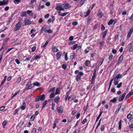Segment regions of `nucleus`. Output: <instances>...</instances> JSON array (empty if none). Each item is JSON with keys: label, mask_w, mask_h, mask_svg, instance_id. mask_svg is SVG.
I'll return each mask as SVG.
<instances>
[{"label": "nucleus", "mask_w": 133, "mask_h": 133, "mask_svg": "<svg viewBox=\"0 0 133 133\" xmlns=\"http://www.w3.org/2000/svg\"><path fill=\"white\" fill-rule=\"evenodd\" d=\"M34 87L31 83V81H30L28 82L26 84V86L24 89V90H28Z\"/></svg>", "instance_id": "f257e3e1"}, {"label": "nucleus", "mask_w": 133, "mask_h": 133, "mask_svg": "<svg viewBox=\"0 0 133 133\" xmlns=\"http://www.w3.org/2000/svg\"><path fill=\"white\" fill-rule=\"evenodd\" d=\"M22 23L20 22H18L16 24L15 27L14 28V31H16L18 30L21 26Z\"/></svg>", "instance_id": "f03ea898"}, {"label": "nucleus", "mask_w": 133, "mask_h": 133, "mask_svg": "<svg viewBox=\"0 0 133 133\" xmlns=\"http://www.w3.org/2000/svg\"><path fill=\"white\" fill-rule=\"evenodd\" d=\"M56 110L59 113L62 114L64 108L62 106L58 107H57Z\"/></svg>", "instance_id": "7ed1b4c3"}, {"label": "nucleus", "mask_w": 133, "mask_h": 133, "mask_svg": "<svg viewBox=\"0 0 133 133\" xmlns=\"http://www.w3.org/2000/svg\"><path fill=\"white\" fill-rule=\"evenodd\" d=\"M24 24L23 25H29L31 24V22L30 21L29 19H25L24 21Z\"/></svg>", "instance_id": "20e7f679"}, {"label": "nucleus", "mask_w": 133, "mask_h": 133, "mask_svg": "<svg viewBox=\"0 0 133 133\" xmlns=\"http://www.w3.org/2000/svg\"><path fill=\"white\" fill-rule=\"evenodd\" d=\"M123 55L122 54L118 58V61L117 63V64L118 65L119 64H120L122 62L123 59Z\"/></svg>", "instance_id": "39448f33"}, {"label": "nucleus", "mask_w": 133, "mask_h": 133, "mask_svg": "<svg viewBox=\"0 0 133 133\" xmlns=\"http://www.w3.org/2000/svg\"><path fill=\"white\" fill-rule=\"evenodd\" d=\"M3 0V1H0V6L5 5L7 4L9 2V0Z\"/></svg>", "instance_id": "423d86ee"}, {"label": "nucleus", "mask_w": 133, "mask_h": 133, "mask_svg": "<svg viewBox=\"0 0 133 133\" xmlns=\"http://www.w3.org/2000/svg\"><path fill=\"white\" fill-rule=\"evenodd\" d=\"M125 95L126 93H124L122 96L120 95L119 96L118 101L119 102H121L123 101Z\"/></svg>", "instance_id": "0eeeda50"}, {"label": "nucleus", "mask_w": 133, "mask_h": 133, "mask_svg": "<svg viewBox=\"0 0 133 133\" xmlns=\"http://www.w3.org/2000/svg\"><path fill=\"white\" fill-rule=\"evenodd\" d=\"M108 31V30L107 29H106L104 31H103L102 33V40H103L104 39Z\"/></svg>", "instance_id": "6e6552de"}, {"label": "nucleus", "mask_w": 133, "mask_h": 133, "mask_svg": "<svg viewBox=\"0 0 133 133\" xmlns=\"http://www.w3.org/2000/svg\"><path fill=\"white\" fill-rule=\"evenodd\" d=\"M133 31V27L128 32L127 37V38L128 39L130 37Z\"/></svg>", "instance_id": "1a4fd4ad"}, {"label": "nucleus", "mask_w": 133, "mask_h": 133, "mask_svg": "<svg viewBox=\"0 0 133 133\" xmlns=\"http://www.w3.org/2000/svg\"><path fill=\"white\" fill-rule=\"evenodd\" d=\"M62 55V53L61 52H58L56 55V58L57 60H58L61 58Z\"/></svg>", "instance_id": "9d476101"}, {"label": "nucleus", "mask_w": 133, "mask_h": 133, "mask_svg": "<svg viewBox=\"0 0 133 133\" xmlns=\"http://www.w3.org/2000/svg\"><path fill=\"white\" fill-rule=\"evenodd\" d=\"M97 16L99 18H101L103 16V14L101 10V9L99 10L97 13Z\"/></svg>", "instance_id": "9b49d317"}, {"label": "nucleus", "mask_w": 133, "mask_h": 133, "mask_svg": "<svg viewBox=\"0 0 133 133\" xmlns=\"http://www.w3.org/2000/svg\"><path fill=\"white\" fill-rule=\"evenodd\" d=\"M60 99V98L59 96L58 95L54 99V101L55 103H58L59 102Z\"/></svg>", "instance_id": "f8f14e48"}, {"label": "nucleus", "mask_w": 133, "mask_h": 133, "mask_svg": "<svg viewBox=\"0 0 133 133\" xmlns=\"http://www.w3.org/2000/svg\"><path fill=\"white\" fill-rule=\"evenodd\" d=\"M96 69H94L93 73V75L92 76V78L95 79L96 78Z\"/></svg>", "instance_id": "ddd939ff"}, {"label": "nucleus", "mask_w": 133, "mask_h": 133, "mask_svg": "<svg viewBox=\"0 0 133 133\" xmlns=\"http://www.w3.org/2000/svg\"><path fill=\"white\" fill-rule=\"evenodd\" d=\"M77 82H79L81 79V76L80 75H77L75 78Z\"/></svg>", "instance_id": "4468645a"}, {"label": "nucleus", "mask_w": 133, "mask_h": 133, "mask_svg": "<svg viewBox=\"0 0 133 133\" xmlns=\"http://www.w3.org/2000/svg\"><path fill=\"white\" fill-rule=\"evenodd\" d=\"M71 7V5L69 4H66L64 5L63 8H64L65 9H68L70 8Z\"/></svg>", "instance_id": "2eb2a0df"}, {"label": "nucleus", "mask_w": 133, "mask_h": 133, "mask_svg": "<svg viewBox=\"0 0 133 133\" xmlns=\"http://www.w3.org/2000/svg\"><path fill=\"white\" fill-rule=\"evenodd\" d=\"M122 77V75L120 74H118L115 77V79H116L117 80L121 78Z\"/></svg>", "instance_id": "dca6fc26"}, {"label": "nucleus", "mask_w": 133, "mask_h": 133, "mask_svg": "<svg viewBox=\"0 0 133 133\" xmlns=\"http://www.w3.org/2000/svg\"><path fill=\"white\" fill-rule=\"evenodd\" d=\"M55 9L58 10H64V8L62 7L61 6H58L55 8Z\"/></svg>", "instance_id": "f3484780"}, {"label": "nucleus", "mask_w": 133, "mask_h": 133, "mask_svg": "<svg viewBox=\"0 0 133 133\" xmlns=\"http://www.w3.org/2000/svg\"><path fill=\"white\" fill-rule=\"evenodd\" d=\"M51 49L54 52H56L58 51V49L57 48L56 46H52Z\"/></svg>", "instance_id": "a211bd4d"}, {"label": "nucleus", "mask_w": 133, "mask_h": 133, "mask_svg": "<svg viewBox=\"0 0 133 133\" xmlns=\"http://www.w3.org/2000/svg\"><path fill=\"white\" fill-rule=\"evenodd\" d=\"M133 94V91L129 93L126 96L125 99H126L129 98L130 96Z\"/></svg>", "instance_id": "6ab92c4d"}, {"label": "nucleus", "mask_w": 133, "mask_h": 133, "mask_svg": "<svg viewBox=\"0 0 133 133\" xmlns=\"http://www.w3.org/2000/svg\"><path fill=\"white\" fill-rule=\"evenodd\" d=\"M58 13L59 14L58 15L59 16H64L68 14L67 12H65L62 14H61V11H58Z\"/></svg>", "instance_id": "aec40b11"}, {"label": "nucleus", "mask_w": 133, "mask_h": 133, "mask_svg": "<svg viewBox=\"0 0 133 133\" xmlns=\"http://www.w3.org/2000/svg\"><path fill=\"white\" fill-rule=\"evenodd\" d=\"M90 61L88 60H87L85 62V65L86 66H88L90 64Z\"/></svg>", "instance_id": "412c9836"}, {"label": "nucleus", "mask_w": 133, "mask_h": 133, "mask_svg": "<svg viewBox=\"0 0 133 133\" xmlns=\"http://www.w3.org/2000/svg\"><path fill=\"white\" fill-rule=\"evenodd\" d=\"M9 40V38L8 37L6 38L4 40V42L3 44L4 45L6 44L7 42H8Z\"/></svg>", "instance_id": "4be33fe9"}, {"label": "nucleus", "mask_w": 133, "mask_h": 133, "mask_svg": "<svg viewBox=\"0 0 133 133\" xmlns=\"http://www.w3.org/2000/svg\"><path fill=\"white\" fill-rule=\"evenodd\" d=\"M39 96L40 99V100L43 101L45 99V96L44 95H42Z\"/></svg>", "instance_id": "5701e85b"}, {"label": "nucleus", "mask_w": 133, "mask_h": 133, "mask_svg": "<svg viewBox=\"0 0 133 133\" xmlns=\"http://www.w3.org/2000/svg\"><path fill=\"white\" fill-rule=\"evenodd\" d=\"M26 104L25 102L23 103L21 107V108L22 110H24L25 108Z\"/></svg>", "instance_id": "b1692460"}, {"label": "nucleus", "mask_w": 133, "mask_h": 133, "mask_svg": "<svg viewBox=\"0 0 133 133\" xmlns=\"http://www.w3.org/2000/svg\"><path fill=\"white\" fill-rule=\"evenodd\" d=\"M90 9H89L86 12V14L84 15V17H87L90 14Z\"/></svg>", "instance_id": "393cba45"}, {"label": "nucleus", "mask_w": 133, "mask_h": 133, "mask_svg": "<svg viewBox=\"0 0 133 133\" xmlns=\"http://www.w3.org/2000/svg\"><path fill=\"white\" fill-rule=\"evenodd\" d=\"M33 85H36L37 86H39L41 85V84L39 82H36L33 83Z\"/></svg>", "instance_id": "a878e982"}, {"label": "nucleus", "mask_w": 133, "mask_h": 133, "mask_svg": "<svg viewBox=\"0 0 133 133\" xmlns=\"http://www.w3.org/2000/svg\"><path fill=\"white\" fill-rule=\"evenodd\" d=\"M75 54L74 53H72L71 54V55L70 56V58L72 59H73L75 58Z\"/></svg>", "instance_id": "bb28decb"}, {"label": "nucleus", "mask_w": 133, "mask_h": 133, "mask_svg": "<svg viewBox=\"0 0 133 133\" xmlns=\"http://www.w3.org/2000/svg\"><path fill=\"white\" fill-rule=\"evenodd\" d=\"M26 15V12L25 11L21 12V16L22 17H24Z\"/></svg>", "instance_id": "cd10ccee"}, {"label": "nucleus", "mask_w": 133, "mask_h": 133, "mask_svg": "<svg viewBox=\"0 0 133 133\" xmlns=\"http://www.w3.org/2000/svg\"><path fill=\"white\" fill-rule=\"evenodd\" d=\"M48 42L47 41H46L45 44L43 45V44H42L41 45V47H43V48L44 49L45 48L48 44Z\"/></svg>", "instance_id": "c85d7f7f"}, {"label": "nucleus", "mask_w": 133, "mask_h": 133, "mask_svg": "<svg viewBox=\"0 0 133 133\" xmlns=\"http://www.w3.org/2000/svg\"><path fill=\"white\" fill-rule=\"evenodd\" d=\"M54 123L53 124V128L54 129L56 127V123H57L58 122L57 120H55V121H54Z\"/></svg>", "instance_id": "c756f323"}, {"label": "nucleus", "mask_w": 133, "mask_h": 133, "mask_svg": "<svg viewBox=\"0 0 133 133\" xmlns=\"http://www.w3.org/2000/svg\"><path fill=\"white\" fill-rule=\"evenodd\" d=\"M60 92V88H57L56 89V90L55 92V94H59Z\"/></svg>", "instance_id": "7c9ffc66"}, {"label": "nucleus", "mask_w": 133, "mask_h": 133, "mask_svg": "<svg viewBox=\"0 0 133 133\" xmlns=\"http://www.w3.org/2000/svg\"><path fill=\"white\" fill-rule=\"evenodd\" d=\"M114 22V24H115V21H114V20L112 19H111L110 20L109 22L108 23V25H110L112 24L113 22Z\"/></svg>", "instance_id": "2f4dec72"}, {"label": "nucleus", "mask_w": 133, "mask_h": 133, "mask_svg": "<svg viewBox=\"0 0 133 133\" xmlns=\"http://www.w3.org/2000/svg\"><path fill=\"white\" fill-rule=\"evenodd\" d=\"M45 32H46L47 33L49 34H50L53 32V31L51 29H49L47 30H44Z\"/></svg>", "instance_id": "473e14b6"}, {"label": "nucleus", "mask_w": 133, "mask_h": 133, "mask_svg": "<svg viewBox=\"0 0 133 133\" xmlns=\"http://www.w3.org/2000/svg\"><path fill=\"white\" fill-rule=\"evenodd\" d=\"M41 57V56L40 55H38L35 56V58L34 59V60H37L38 59H39Z\"/></svg>", "instance_id": "72a5a7b5"}, {"label": "nucleus", "mask_w": 133, "mask_h": 133, "mask_svg": "<svg viewBox=\"0 0 133 133\" xmlns=\"http://www.w3.org/2000/svg\"><path fill=\"white\" fill-rule=\"evenodd\" d=\"M88 104L87 103V105H85L83 108V109L84 110L85 112L88 109Z\"/></svg>", "instance_id": "f704fd0d"}, {"label": "nucleus", "mask_w": 133, "mask_h": 133, "mask_svg": "<svg viewBox=\"0 0 133 133\" xmlns=\"http://www.w3.org/2000/svg\"><path fill=\"white\" fill-rule=\"evenodd\" d=\"M116 101L117 100L115 97L113 98L112 99H111L110 101V102H112L113 103H116Z\"/></svg>", "instance_id": "c9c22d12"}, {"label": "nucleus", "mask_w": 133, "mask_h": 133, "mask_svg": "<svg viewBox=\"0 0 133 133\" xmlns=\"http://www.w3.org/2000/svg\"><path fill=\"white\" fill-rule=\"evenodd\" d=\"M121 123H122V120H120L119 121L118 123L119 126L118 128L119 129H121Z\"/></svg>", "instance_id": "e433bc0d"}, {"label": "nucleus", "mask_w": 133, "mask_h": 133, "mask_svg": "<svg viewBox=\"0 0 133 133\" xmlns=\"http://www.w3.org/2000/svg\"><path fill=\"white\" fill-rule=\"evenodd\" d=\"M78 45L77 44H76L73 46V49L75 50L77 48H78Z\"/></svg>", "instance_id": "4c0bfd02"}, {"label": "nucleus", "mask_w": 133, "mask_h": 133, "mask_svg": "<svg viewBox=\"0 0 133 133\" xmlns=\"http://www.w3.org/2000/svg\"><path fill=\"white\" fill-rule=\"evenodd\" d=\"M19 110V108H17L16 109L14 112L13 115H15L17 113Z\"/></svg>", "instance_id": "58836bf2"}, {"label": "nucleus", "mask_w": 133, "mask_h": 133, "mask_svg": "<svg viewBox=\"0 0 133 133\" xmlns=\"http://www.w3.org/2000/svg\"><path fill=\"white\" fill-rule=\"evenodd\" d=\"M21 0H14V3L16 4H18L21 2Z\"/></svg>", "instance_id": "ea45409f"}, {"label": "nucleus", "mask_w": 133, "mask_h": 133, "mask_svg": "<svg viewBox=\"0 0 133 133\" xmlns=\"http://www.w3.org/2000/svg\"><path fill=\"white\" fill-rule=\"evenodd\" d=\"M105 126L104 125H102L100 128L101 130V131H104L105 129Z\"/></svg>", "instance_id": "a19ab883"}, {"label": "nucleus", "mask_w": 133, "mask_h": 133, "mask_svg": "<svg viewBox=\"0 0 133 133\" xmlns=\"http://www.w3.org/2000/svg\"><path fill=\"white\" fill-rule=\"evenodd\" d=\"M13 18H9L8 21L7 22V25L9 24L12 20Z\"/></svg>", "instance_id": "79ce46f5"}, {"label": "nucleus", "mask_w": 133, "mask_h": 133, "mask_svg": "<svg viewBox=\"0 0 133 133\" xmlns=\"http://www.w3.org/2000/svg\"><path fill=\"white\" fill-rule=\"evenodd\" d=\"M35 117V115H32L30 118V120L31 121H34Z\"/></svg>", "instance_id": "37998d69"}, {"label": "nucleus", "mask_w": 133, "mask_h": 133, "mask_svg": "<svg viewBox=\"0 0 133 133\" xmlns=\"http://www.w3.org/2000/svg\"><path fill=\"white\" fill-rule=\"evenodd\" d=\"M132 116V115L130 114H129L127 115V117L128 119H129L131 118Z\"/></svg>", "instance_id": "c03bdc74"}, {"label": "nucleus", "mask_w": 133, "mask_h": 133, "mask_svg": "<svg viewBox=\"0 0 133 133\" xmlns=\"http://www.w3.org/2000/svg\"><path fill=\"white\" fill-rule=\"evenodd\" d=\"M98 87V84L96 85L93 87L92 89V90H93L94 91H96V89Z\"/></svg>", "instance_id": "a18cd8bd"}, {"label": "nucleus", "mask_w": 133, "mask_h": 133, "mask_svg": "<svg viewBox=\"0 0 133 133\" xmlns=\"http://www.w3.org/2000/svg\"><path fill=\"white\" fill-rule=\"evenodd\" d=\"M85 1L83 0H81L79 3L80 6H81L82 5L84 4Z\"/></svg>", "instance_id": "49530a36"}, {"label": "nucleus", "mask_w": 133, "mask_h": 133, "mask_svg": "<svg viewBox=\"0 0 133 133\" xmlns=\"http://www.w3.org/2000/svg\"><path fill=\"white\" fill-rule=\"evenodd\" d=\"M101 119H100L99 120V122L98 123V124H97V126L96 127V128L95 130H96V129L100 125V124H101Z\"/></svg>", "instance_id": "de8ad7c7"}, {"label": "nucleus", "mask_w": 133, "mask_h": 133, "mask_svg": "<svg viewBox=\"0 0 133 133\" xmlns=\"http://www.w3.org/2000/svg\"><path fill=\"white\" fill-rule=\"evenodd\" d=\"M76 43V42L75 41H72L71 42H69L68 43V45H72L74 44H75Z\"/></svg>", "instance_id": "09e8293b"}, {"label": "nucleus", "mask_w": 133, "mask_h": 133, "mask_svg": "<svg viewBox=\"0 0 133 133\" xmlns=\"http://www.w3.org/2000/svg\"><path fill=\"white\" fill-rule=\"evenodd\" d=\"M19 92H20V90H19V91H16L15 92V93L14 94V95L11 97V98H12L13 97H15V96L18 93H19Z\"/></svg>", "instance_id": "8fccbe9b"}, {"label": "nucleus", "mask_w": 133, "mask_h": 133, "mask_svg": "<svg viewBox=\"0 0 133 133\" xmlns=\"http://www.w3.org/2000/svg\"><path fill=\"white\" fill-rule=\"evenodd\" d=\"M48 102V101L45 100L44 102L43 103V106L42 108H43L45 107L46 105L47 104V103Z\"/></svg>", "instance_id": "3c124183"}, {"label": "nucleus", "mask_w": 133, "mask_h": 133, "mask_svg": "<svg viewBox=\"0 0 133 133\" xmlns=\"http://www.w3.org/2000/svg\"><path fill=\"white\" fill-rule=\"evenodd\" d=\"M21 77H18L17 79L16 82L19 83L21 81Z\"/></svg>", "instance_id": "603ef678"}, {"label": "nucleus", "mask_w": 133, "mask_h": 133, "mask_svg": "<svg viewBox=\"0 0 133 133\" xmlns=\"http://www.w3.org/2000/svg\"><path fill=\"white\" fill-rule=\"evenodd\" d=\"M65 60L66 61H67L68 60V53L66 52L64 56Z\"/></svg>", "instance_id": "864d4df0"}, {"label": "nucleus", "mask_w": 133, "mask_h": 133, "mask_svg": "<svg viewBox=\"0 0 133 133\" xmlns=\"http://www.w3.org/2000/svg\"><path fill=\"white\" fill-rule=\"evenodd\" d=\"M129 51L130 52H133V45L131 46L129 50Z\"/></svg>", "instance_id": "5fc2aeb1"}, {"label": "nucleus", "mask_w": 133, "mask_h": 133, "mask_svg": "<svg viewBox=\"0 0 133 133\" xmlns=\"http://www.w3.org/2000/svg\"><path fill=\"white\" fill-rule=\"evenodd\" d=\"M55 96V94L53 93H51L50 95L49 98H53Z\"/></svg>", "instance_id": "6e6d98bb"}, {"label": "nucleus", "mask_w": 133, "mask_h": 133, "mask_svg": "<svg viewBox=\"0 0 133 133\" xmlns=\"http://www.w3.org/2000/svg\"><path fill=\"white\" fill-rule=\"evenodd\" d=\"M46 25H44L43 27H42L40 30V31L42 32L43 30H45V29L46 28Z\"/></svg>", "instance_id": "4d7b16f0"}, {"label": "nucleus", "mask_w": 133, "mask_h": 133, "mask_svg": "<svg viewBox=\"0 0 133 133\" xmlns=\"http://www.w3.org/2000/svg\"><path fill=\"white\" fill-rule=\"evenodd\" d=\"M113 57V56L112 54H111L110 56H109L108 59L109 60H111Z\"/></svg>", "instance_id": "13d9d810"}, {"label": "nucleus", "mask_w": 133, "mask_h": 133, "mask_svg": "<svg viewBox=\"0 0 133 133\" xmlns=\"http://www.w3.org/2000/svg\"><path fill=\"white\" fill-rule=\"evenodd\" d=\"M62 68H63L64 70H65L66 68V64H63L62 66Z\"/></svg>", "instance_id": "bf43d9fd"}, {"label": "nucleus", "mask_w": 133, "mask_h": 133, "mask_svg": "<svg viewBox=\"0 0 133 133\" xmlns=\"http://www.w3.org/2000/svg\"><path fill=\"white\" fill-rule=\"evenodd\" d=\"M36 129L34 128L32 130L31 133H36Z\"/></svg>", "instance_id": "052dcab7"}, {"label": "nucleus", "mask_w": 133, "mask_h": 133, "mask_svg": "<svg viewBox=\"0 0 133 133\" xmlns=\"http://www.w3.org/2000/svg\"><path fill=\"white\" fill-rule=\"evenodd\" d=\"M116 79H114V84L115 85H117V84H118V81H116Z\"/></svg>", "instance_id": "680f3d73"}, {"label": "nucleus", "mask_w": 133, "mask_h": 133, "mask_svg": "<svg viewBox=\"0 0 133 133\" xmlns=\"http://www.w3.org/2000/svg\"><path fill=\"white\" fill-rule=\"evenodd\" d=\"M128 18L129 19L133 21V13H132L131 16L129 18Z\"/></svg>", "instance_id": "e2e57ef3"}, {"label": "nucleus", "mask_w": 133, "mask_h": 133, "mask_svg": "<svg viewBox=\"0 0 133 133\" xmlns=\"http://www.w3.org/2000/svg\"><path fill=\"white\" fill-rule=\"evenodd\" d=\"M39 100H40V99L39 96H38V97L37 98H36L35 99V102H37Z\"/></svg>", "instance_id": "0e129e2a"}, {"label": "nucleus", "mask_w": 133, "mask_h": 133, "mask_svg": "<svg viewBox=\"0 0 133 133\" xmlns=\"http://www.w3.org/2000/svg\"><path fill=\"white\" fill-rule=\"evenodd\" d=\"M36 47L35 46H33L31 49V50L32 52H34L36 50Z\"/></svg>", "instance_id": "69168bd1"}, {"label": "nucleus", "mask_w": 133, "mask_h": 133, "mask_svg": "<svg viewBox=\"0 0 133 133\" xmlns=\"http://www.w3.org/2000/svg\"><path fill=\"white\" fill-rule=\"evenodd\" d=\"M122 82H120L118 85L117 86V87L118 88H120L122 86Z\"/></svg>", "instance_id": "338daca9"}, {"label": "nucleus", "mask_w": 133, "mask_h": 133, "mask_svg": "<svg viewBox=\"0 0 133 133\" xmlns=\"http://www.w3.org/2000/svg\"><path fill=\"white\" fill-rule=\"evenodd\" d=\"M101 29L102 30H104L105 29V27L102 24L101 25Z\"/></svg>", "instance_id": "774afa93"}]
</instances>
